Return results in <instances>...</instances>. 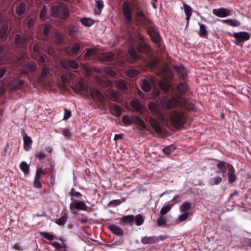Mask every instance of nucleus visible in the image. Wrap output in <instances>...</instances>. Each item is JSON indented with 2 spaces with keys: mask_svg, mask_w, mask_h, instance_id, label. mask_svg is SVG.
<instances>
[{
  "mask_svg": "<svg viewBox=\"0 0 251 251\" xmlns=\"http://www.w3.org/2000/svg\"><path fill=\"white\" fill-rule=\"evenodd\" d=\"M128 41L129 44L128 52L131 57L130 61L133 63L141 60V62L149 69H155L158 67L159 60L149 53L150 48L143 40L137 42L129 35Z\"/></svg>",
  "mask_w": 251,
  "mask_h": 251,
  "instance_id": "f257e3e1",
  "label": "nucleus"
},
{
  "mask_svg": "<svg viewBox=\"0 0 251 251\" xmlns=\"http://www.w3.org/2000/svg\"><path fill=\"white\" fill-rule=\"evenodd\" d=\"M176 90L173 88L170 98H163L160 100L161 107L166 110L175 108L178 106L186 110H193L194 104L184 98V94L187 93L189 86L185 81L178 83L176 86Z\"/></svg>",
  "mask_w": 251,
  "mask_h": 251,
  "instance_id": "f03ea898",
  "label": "nucleus"
},
{
  "mask_svg": "<svg viewBox=\"0 0 251 251\" xmlns=\"http://www.w3.org/2000/svg\"><path fill=\"white\" fill-rule=\"evenodd\" d=\"M25 54H23L19 58L14 57L10 63L11 69L13 70H21V73L24 75L35 72L36 70V65L34 63L25 62Z\"/></svg>",
  "mask_w": 251,
  "mask_h": 251,
  "instance_id": "7ed1b4c3",
  "label": "nucleus"
},
{
  "mask_svg": "<svg viewBox=\"0 0 251 251\" xmlns=\"http://www.w3.org/2000/svg\"><path fill=\"white\" fill-rule=\"evenodd\" d=\"M170 118L173 126L177 128L182 127L186 122V118L182 111H173L170 114Z\"/></svg>",
  "mask_w": 251,
  "mask_h": 251,
  "instance_id": "20e7f679",
  "label": "nucleus"
},
{
  "mask_svg": "<svg viewBox=\"0 0 251 251\" xmlns=\"http://www.w3.org/2000/svg\"><path fill=\"white\" fill-rule=\"evenodd\" d=\"M50 14L52 17L59 18L62 20L67 18L69 15L68 9L61 5L52 6L50 8Z\"/></svg>",
  "mask_w": 251,
  "mask_h": 251,
  "instance_id": "39448f33",
  "label": "nucleus"
},
{
  "mask_svg": "<svg viewBox=\"0 0 251 251\" xmlns=\"http://www.w3.org/2000/svg\"><path fill=\"white\" fill-rule=\"evenodd\" d=\"M122 9L126 22L128 24H130L134 11V4L128 1H126L122 4Z\"/></svg>",
  "mask_w": 251,
  "mask_h": 251,
  "instance_id": "423d86ee",
  "label": "nucleus"
},
{
  "mask_svg": "<svg viewBox=\"0 0 251 251\" xmlns=\"http://www.w3.org/2000/svg\"><path fill=\"white\" fill-rule=\"evenodd\" d=\"M71 200L73 201L70 203V208L73 214H76L77 210L88 211V206L83 201H79L71 198Z\"/></svg>",
  "mask_w": 251,
  "mask_h": 251,
  "instance_id": "0eeeda50",
  "label": "nucleus"
},
{
  "mask_svg": "<svg viewBox=\"0 0 251 251\" xmlns=\"http://www.w3.org/2000/svg\"><path fill=\"white\" fill-rule=\"evenodd\" d=\"M147 32L151 41L155 43L157 46H161V37L156 29L154 26L150 25L148 28Z\"/></svg>",
  "mask_w": 251,
  "mask_h": 251,
  "instance_id": "6e6552de",
  "label": "nucleus"
},
{
  "mask_svg": "<svg viewBox=\"0 0 251 251\" xmlns=\"http://www.w3.org/2000/svg\"><path fill=\"white\" fill-rule=\"evenodd\" d=\"M28 41V37L24 34H17L14 39V44L16 48H26Z\"/></svg>",
  "mask_w": 251,
  "mask_h": 251,
  "instance_id": "1a4fd4ad",
  "label": "nucleus"
},
{
  "mask_svg": "<svg viewBox=\"0 0 251 251\" xmlns=\"http://www.w3.org/2000/svg\"><path fill=\"white\" fill-rule=\"evenodd\" d=\"M135 20L137 25H145L149 22V25H151V21L146 17L142 10L137 8L135 14Z\"/></svg>",
  "mask_w": 251,
  "mask_h": 251,
  "instance_id": "9d476101",
  "label": "nucleus"
},
{
  "mask_svg": "<svg viewBox=\"0 0 251 251\" xmlns=\"http://www.w3.org/2000/svg\"><path fill=\"white\" fill-rule=\"evenodd\" d=\"M168 238V236L161 235L159 236L144 237L141 239V242L144 244H152L159 241H163Z\"/></svg>",
  "mask_w": 251,
  "mask_h": 251,
  "instance_id": "9b49d317",
  "label": "nucleus"
},
{
  "mask_svg": "<svg viewBox=\"0 0 251 251\" xmlns=\"http://www.w3.org/2000/svg\"><path fill=\"white\" fill-rule=\"evenodd\" d=\"M148 107L152 114L159 120L161 121L164 119V116L159 110L158 104L153 101H150L148 104Z\"/></svg>",
  "mask_w": 251,
  "mask_h": 251,
  "instance_id": "f8f14e48",
  "label": "nucleus"
},
{
  "mask_svg": "<svg viewBox=\"0 0 251 251\" xmlns=\"http://www.w3.org/2000/svg\"><path fill=\"white\" fill-rule=\"evenodd\" d=\"M233 37L236 41V44L237 45L249 40L250 38V34L245 31H241L239 32L234 33L233 34Z\"/></svg>",
  "mask_w": 251,
  "mask_h": 251,
  "instance_id": "ddd939ff",
  "label": "nucleus"
},
{
  "mask_svg": "<svg viewBox=\"0 0 251 251\" xmlns=\"http://www.w3.org/2000/svg\"><path fill=\"white\" fill-rule=\"evenodd\" d=\"M80 51L81 45L78 42H75L71 47H69L66 50L67 53L71 57L75 56Z\"/></svg>",
  "mask_w": 251,
  "mask_h": 251,
  "instance_id": "4468645a",
  "label": "nucleus"
},
{
  "mask_svg": "<svg viewBox=\"0 0 251 251\" xmlns=\"http://www.w3.org/2000/svg\"><path fill=\"white\" fill-rule=\"evenodd\" d=\"M134 216L133 215H128L122 217V218H116V220H120L119 224L122 226H124L126 225L132 226L134 222Z\"/></svg>",
  "mask_w": 251,
  "mask_h": 251,
  "instance_id": "2eb2a0df",
  "label": "nucleus"
},
{
  "mask_svg": "<svg viewBox=\"0 0 251 251\" xmlns=\"http://www.w3.org/2000/svg\"><path fill=\"white\" fill-rule=\"evenodd\" d=\"M212 13L217 17L225 18L230 15L231 10L229 9L221 7L218 9H214Z\"/></svg>",
  "mask_w": 251,
  "mask_h": 251,
  "instance_id": "dca6fc26",
  "label": "nucleus"
},
{
  "mask_svg": "<svg viewBox=\"0 0 251 251\" xmlns=\"http://www.w3.org/2000/svg\"><path fill=\"white\" fill-rule=\"evenodd\" d=\"M7 23L2 24L0 25V40L1 41H5L10 32Z\"/></svg>",
  "mask_w": 251,
  "mask_h": 251,
  "instance_id": "f3484780",
  "label": "nucleus"
},
{
  "mask_svg": "<svg viewBox=\"0 0 251 251\" xmlns=\"http://www.w3.org/2000/svg\"><path fill=\"white\" fill-rule=\"evenodd\" d=\"M89 93L91 97L93 99L97 98L101 103L105 102V97L100 91L95 89H90Z\"/></svg>",
  "mask_w": 251,
  "mask_h": 251,
  "instance_id": "a211bd4d",
  "label": "nucleus"
},
{
  "mask_svg": "<svg viewBox=\"0 0 251 251\" xmlns=\"http://www.w3.org/2000/svg\"><path fill=\"white\" fill-rule=\"evenodd\" d=\"M50 69L48 67H44L42 70L41 75L37 78V82L38 83H42L44 82L45 79L47 78L48 75L50 74Z\"/></svg>",
  "mask_w": 251,
  "mask_h": 251,
  "instance_id": "6ab92c4d",
  "label": "nucleus"
},
{
  "mask_svg": "<svg viewBox=\"0 0 251 251\" xmlns=\"http://www.w3.org/2000/svg\"><path fill=\"white\" fill-rule=\"evenodd\" d=\"M217 161L218 162L217 164V167L219 170L217 171L216 173L217 174L222 173L224 176L226 172L227 168H229L230 165L227 164L226 162L223 161L217 160Z\"/></svg>",
  "mask_w": 251,
  "mask_h": 251,
  "instance_id": "aec40b11",
  "label": "nucleus"
},
{
  "mask_svg": "<svg viewBox=\"0 0 251 251\" xmlns=\"http://www.w3.org/2000/svg\"><path fill=\"white\" fill-rule=\"evenodd\" d=\"M177 76L179 80L185 79L187 76V72L185 68L182 66H178L175 67Z\"/></svg>",
  "mask_w": 251,
  "mask_h": 251,
  "instance_id": "412c9836",
  "label": "nucleus"
},
{
  "mask_svg": "<svg viewBox=\"0 0 251 251\" xmlns=\"http://www.w3.org/2000/svg\"><path fill=\"white\" fill-rule=\"evenodd\" d=\"M154 82V80L144 79L141 84V88L144 91L148 92L151 90V86L153 85Z\"/></svg>",
  "mask_w": 251,
  "mask_h": 251,
  "instance_id": "4be33fe9",
  "label": "nucleus"
},
{
  "mask_svg": "<svg viewBox=\"0 0 251 251\" xmlns=\"http://www.w3.org/2000/svg\"><path fill=\"white\" fill-rule=\"evenodd\" d=\"M72 89L78 93H81L82 92L87 91L88 86L86 82L80 81L78 82L77 86L72 87Z\"/></svg>",
  "mask_w": 251,
  "mask_h": 251,
  "instance_id": "5701e85b",
  "label": "nucleus"
},
{
  "mask_svg": "<svg viewBox=\"0 0 251 251\" xmlns=\"http://www.w3.org/2000/svg\"><path fill=\"white\" fill-rule=\"evenodd\" d=\"M183 5L184 12L186 15V20L187 21L186 26H187L189 24V21L193 13V9L190 6L185 3H184Z\"/></svg>",
  "mask_w": 251,
  "mask_h": 251,
  "instance_id": "b1692460",
  "label": "nucleus"
},
{
  "mask_svg": "<svg viewBox=\"0 0 251 251\" xmlns=\"http://www.w3.org/2000/svg\"><path fill=\"white\" fill-rule=\"evenodd\" d=\"M27 10V8L26 3L24 2H22L16 7V12L18 16H21L25 13Z\"/></svg>",
  "mask_w": 251,
  "mask_h": 251,
  "instance_id": "393cba45",
  "label": "nucleus"
},
{
  "mask_svg": "<svg viewBox=\"0 0 251 251\" xmlns=\"http://www.w3.org/2000/svg\"><path fill=\"white\" fill-rule=\"evenodd\" d=\"M235 171L232 165H230L228 168V179L229 183L234 182L237 179V176L235 174Z\"/></svg>",
  "mask_w": 251,
  "mask_h": 251,
  "instance_id": "a878e982",
  "label": "nucleus"
},
{
  "mask_svg": "<svg viewBox=\"0 0 251 251\" xmlns=\"http://www.w3.org/2000/svg\"><path fill=\"white\" fill-rule=\"evenodd\" d=\"M41 173L42 172L39 171L37 169L34 180V187L35 188L40 189L42 187V184L40 182V179L42 176Z\"/></svg>",
  "mask_w": 251,
  "mask_h": 251,
  "instance_id": "bb28decb",
  "label": "nucleus"
},
{
  "mask_svg": "<svg viewBox=\"0 0 251 251\" xmlns=\"http://www.w3.org/2000/svg\"><path fill=\"white\" fill-rule=\"evenodd\" d=\"M149 123L153 129L158 133L162 132V129L158 122L152 118H150L149 119Z\"/></svg>",
  "mask_w": 251,
  "mask_h": 251,
  "instance_id": "cd10ccee",
  "label": "nucleus"
},
{
  "mask_svg": "<svg viewBox=\"0 0 251 251\" xmlns=\"http://www.w3.org/2000/svg\"><path fill=\"white\" fill-rule=\"evenodd\" d=\"M108 94L109 98L111 100L116 102H120L121 101L120 94L117 92L113 90H110Z\"/></svg>",
  "mask_w": 251,
  "mask_h": 251,
  "instance_id": "c85d7f7f",
  "label": "nucleus"
},
{
  "mask_svg": "<svg viewBox=\"0 0 251 251\" xmlns=\"http://www.w3.org/2000/svg\"><path fill=\"white\" fill-rule=\"evenodd\" d=\"M116 88L122 91L126 90L127 89V85L125 81L122 79H118L114 82Z\"/></svg>",
  "mask_w": 251,
  "mask_h": 251,
  "instance_id": "c756f323",
  "label": "nucleus"
},
{
  "mask_svg": "<svg viewBox=\"0 0 251 251\" xmlns=\"http://www.w3.org/2000/svg\"><path fill=\"white\" fill-rule=\"evenodd\" d=\"M115 58V54L112 52L104 53L102 54L100 59L102 61L110 62Z\"/></svg>",
  "mask_w": 251,
  "mask_h": 251,
  "instance_id": "7c9ffc66",
  "label": "nucleus"
},
{
  "mask_svg": "<svg viewBox=\"0 0 251 251\" xmlns=\"http://www.w3.org/2000/svg\"><path fill=\"white\" fill-rule=\"evenodd\" d=\"M110 109L112 111L113 115L116 117L120 116L122 112L121 108L115 103H112L110 104Z\"/></svg>",
  "mask_w": 251,
  "mask_h": 251,
  "instance_id": "2f4dec72",
  "label": "nucleus"
},
{
  "mask_svg": "<svg viewBox=\"0 0 251 251\" xmlns=\"http://www.w3.org/2000/svg\"><path fill=\"white\" fill-rule=\"evenodd\" d=\"M108 228L113 233L118 236H122L124 234L123 230L117 226L110 225L108 226Z\"/></svg>",
  "mask_w": 251,
  "mask_h": 251,
  "instance_id": "473e14b6",
  "label": "nucleus"
},
{
  "mask_svg": "<svg viewBox=\"0 0 251 251\" xmlns=\"http://www.w3.org/2000/svg\"><path fill=\"white\" fill-rule=\"evenodd\" d=\"M221 22L223 24H226L228 25H230L232 27H237L241 25V23L239 21L237 20L233 19H226V20H222Z\"/></svg>",
  "mask_w": 251,
  "mask_h": 251,
  "instance_id": "72a5a7b5",
  "label": "nucleus"
},
{
  "mask_svg": "<svg viewBox=\"0 0 251 251\" xmlns=\"http://www.w3.org/2000/svg\"><path fill=\"white\" fill-rule=\"evenodd\" d=\"M24 148L27 151L31 148L32 140L30 137L25 135L24 137Z\"/></svg>",
  "mask_w": 251,
  "mask_h": 251,
  "instance_id": "f704fd0d",
  "label": "nucleus"
},
{
  "mask_svg": "<svg viewBox=\"0 0 251 251\" xmlns=\"http://www.w3.org/2000/svg\"><path fill=\"white\" fill-rule=\"evenodd\" d=\"M131 106L135 109L138 112H142L143 110V105L141 103L137 100H133L130 101Z\"/></svg>",
  "mask_w": 251,
  "mask_h": 251,
  "instance_id": "c9c22d12",
  "label": "nucleus"
},
{
  "mask_svg": "<svg viewBox=\"0 0 251 251\" xmlns=\"http://www.w3.org/2000/svg\"><path fill=\"white\" fill-rule=\"evenodd\" d=\"M160 88L164 91L168 93L169 92L171 88L173 89L171 84L167 81H161L159 82Z\"/></svg>",
  "mask_w": 251,
  "mask_h": 251,
  "instance_id": "e433bc0d",
  "label": "nucleus"
},
{
  "mask_svg": "<svg viewBox=\"0 0 251 251\" xmlns=\"http://www.w3.org/2000/svg\"><path fill=\"white\" fill-rule=\"evenodd\" d=\"M9 51V46L8 45H0V56L1 58H5L6 54Z\"/></svg>",
  "mask_w": 251,
  "mask_h": 251,
  "instance_id": "4c0bfd02",
  "label": "nucleus"
},
{
  "mask_svg": "<svg viewBox=\"0 0 251 251\" xmlns=\"http://www.w3.org/2000/svg\"><path fill=\"white\" fill-rule=\"evenodd\" d=\"M95 7V13L97 15H100L101 12V10L103 7V2L101 0H97Z\"/></svg>",
  "mask_w": 251,
  "mask_h": 251,
  "instance_id": "58836bf2",
  "label": "nucleus"
},
{
  "mask_svg": "<svg viewBox=\"0 0 251 251\" xmlns=\"http://www.w3.org/2000/svg\"><path fill=\"white\" fill-rule=\"evenodd\" d=\"M176 203L177 201H175L172 204H167L163 206L160 210V214L164 216L171 210L172 207Z\"/></svg>",
  "mask_w": 251,
  "mask_h": 251,
  "instance_id": "ea45409f",
  "label": "nucleus"
},
{
  "mask_svg": "<svg viewBox=\"0 0 251 251\" xmlns=\"http://www.w3.org/2000/svg\"><path fill=\"white\" fill-rule=\"evenodd\" d=\"M68 217L67 213H65L59 218L55 220V223L59 226H63L67 222Z\"/></svg>",
  "mask_w": 251,
  "mask_h": 251,
  "instance_id": "a19ab883",
  "label": "nucleus"
},
{
  "mask_svg": "<svg viewBox=\"0 0 251 251\" xmlns=\"http://www.w3.org/2000/svg\"><path fill=\"white\" fill-rule=\"evenodd\" d=\"M133 123L140 126L144 129H146V125L143 120L137 116H133Z\"/></svg>",
  "mask_w": 251,
  "mask_h": 251,
  "instance_id": "79ce46f5",
  "label": "nucleus"
},
{
  "mask_svg": "<svg viewBox=\"0 0 251 251\" xmlns=\"http://www.w3.org/2000/svg\"><path fill=\"white\" fill-rule=\"evenodd\" d=\"M73 78V75L71 73H67L61 75L60 78L64 83H70L71 79Z\"/></svg>",
  "mask_w": 251,
  "mask_h": 251,
  "instance_id": "37998d69",
  "label": "nucleus"
},
{
  "mask_svg": "<svg viewBox=\"0 0 251 251\" xmlns=\"http://www.w3.org/2000/svg\"><path fill=\"white\" fill-rule=\"evenodd\" d=\"M191 203L189 201L184 202L180 207V210L182 212H189L191 209Z\"/></svg>",
  "mask_w": 251,
  "mask_h": 251,
  "instance_id": "c03bdc74",
  "label": "nucleus"
},
{
  "mask_svg": "<svg viewBox=\"0 0 251 251\" xmlns=\"http://www.w3.org/2000/svg\"><path fill=\"white\" fill-rule=\"evenodd\" d=\"M65 65L67 67H69L74 69H77L79 67V64L73 60H67L65 63Z\"/></svg>",
  "mask_w": 251,
  "mask_h": 251,
  "instance_id": "a18cd8bd",
  "label": "nucleus"
},
{
  "mask_svg": "<svg viewBox=\"0 0 251 251\" xmlns=\"http://www.w3.org/2000/svg\"><path fill=\"white\" fill-rule=\"evenodd\" d=\"M198 25L200 26V36L202 37H206L208 35V32L206 29L205 25L201 24L200 23H198Z\"/></svg>",
  "mask_w": 251,
  "mask_h": 251,
  "instance_id": "49530a36",
  "label": "nucleus"
},
{
  "mask_svg": "<svg viewBox=\"0 0 251 251\" xmlns=\"http://www.w3.org/2000/svg\"><path fill=\"white\" fill-rule=\"evenodd\" d=\"M20 168L22 170V171L24 173L25 175H27L29 172V168L28 165L26 163V162L25 161L22 162L20 165Z\"/></svg>",
  "mask_w": 251,
  "mask_h": 251,
  "instance_id": "de8ad7c7",
  "label": "nucleus"
},
{
  "mask_svg": "<svg viewBox=\"0 0 251 251\" xmlns=\"http://www.w3.org/2000/svg\"><path fill=\"white\" fill-rule=\"evenodd\" d=\"M134 222H135V225L137 226H141L144 222V218L140 214H139L135 216H134Z\"/></svg>",
  "mask_w": 251,
  "mask_h": 251,
  "instance_id": "09e8293b",
  "label": "nucleus"
},
{
  "mask_svg": "<svg viewBox=\"0 0 251 251\" xmlns=\"http://www.w3.org/2000/svg\"><path fill=\"white\" fill-rule=\"evenodd\" d=\"M126 75L130 77H133L139 74V71L135 69H129L126 71Z\"/></svg>",
  "mask_w": 251,
  "mask_h": 251,
  "instance_id": "8fccbe9b",
  "label": "nucleus"
},
{
  "mask_svg": "<svg viewBox=\"0 0 251 251\" xmlns=\"http://www.w3.org/2000/svg\"><path fill=\"white\" fill-rule=\"evenodd\" d=\"M176 150V147L173 145H171L166 147L162 150L163 153L165 154H170Z\"/></svg>",
  "mask_w": 251,
  "mask_h": 251,
  "instance_id": "3c124183",
  "label": "nucleus"
},
{
  "mask_svg": "<svg viewBox=\"0 0 251 251\" xmlns=\"http://www.w3.org/2000/svg\"><path fill=\"white\" fill-rule=\"evenodd\" d=\"M25 84V81L24 80L19 79H18L13 86L14 90L21 89L23 88Z\"/></svg>",
  "mask_w": 251,
  "mask_h": 251,
  "instance_id": "603ef678",
  "label": "nucleus"
},
{
  "mask_svg": "<svg viewBox=\"0 0 251 251\" xmlns=\"http://www.w3.org/2000/svg\"><path fill=\"white\" fill-rule=\"evenodd\" d=\"M40 235L42 237L49 241H52L54 239H57V238L54 235L51 234L49 232H41Z\"/></svg>",
  "mask_w": 251,
  "mask_h": 251,
  "instance_id": "864d4df0",
  "label": "nucleus"
},
{
  "mask_svg": "<svg viewBox=\"0 0 251 251\" xmlns=\"http://www.w3.org/2000/svg\"><path fill=\"white\" fill-rule=\"evenodd\" d=\"M81 23L85 26H90L94 23V20L91 18H84L81 19Z\"/></svg>",
  "mask_w": 251,
  "mask_h": 251,
  "instance_id": "5fc2aeb1",
  "label": "nucleus"
},
{
  "mask_svg": "<svg viewBox=\"0 0 251 251\" xmlns=\"http://www.w3.org/2000/svg\"><path fill=\"white\" fill-rule=\"evenodd\" d=\"M133 117H130L128 116L125 115L122 118V122L125 126H128L133 123Z\"/></svg>",
  "mask_w": 251,
  "mask_h": 251,
  "instance_id": "6e6d98bb",
  "label": "nucleus"
},
{
  "mask_svg": "<svg viewBox=\"0 0 251 251\" xmlns=\"http://www.w3.org/2000/svg\"><path fill=\"white\" fill-rule=\"evenodd\" d=\"M96 53V50L93 49H88L86 52L84 54L83 57L85 59H89L91 56H94Z\"/></svg>",
  "mask_w": 251,
  "mask_h": 251,
  "instance_id": "4d7b16f0",
  "label": "nucleus"
},
{
  "mask_svg": "<svg viewBox=\"0 0 251 251\" xmlns=\"http://www.w3.org/2000/svg\"><path fill=\"white\" fill-rule=\"evenodd\" d=\"M190 215L189 212H183L179 215L176 220L177 223H181L187 220Z\"/></svg>",
  "mask_w": 251,
  "mask_h": 251,
  "instance_id": "13d9d810",
  "label": "nucleus"
},
{
  "mask_svg": "<svg viewBox=\"0 0 251 251\" xmlns=\"http://www.w3.org/2000/svg\"><path fill=\"white\" fill-rule=\"evenodd\" d=\"M52 29V26L50 25H46L43 29V33L46 38L49 37Z\"/></svg>",
  "mask_w": 251,
  "mask_h": 251,
  "instance_id": "bf43d9fd",
  "label": "nucleus"
},
{
  "mask_svg": "<svg viewBox=\"0 0 251 251\" xmlns=\"http://www.w3.org/2000/svg\"><path fill=\"white\" fill-rule=\"evenodd\" d=\"M167 223V219L164 215H159V218L157 220V223L158 226H161L165 225Z\"/></svg>",
  "mask_w": 251,
  "mask_h": 251,
  "instance_id": "052dcab7",
  "label": "nucleus"
},
{
  "mask_svg": "<svg viewBox=\"0 0 251 251\" xmlns=\"http://www.w3.org/2000/svg\"><path fill=\"white\" fill-rule=\"evenodd\" d=\"M47 13V8L46 5H44L40 12V18L41 20L44 21L46 19Z\"/></svg>",
  "mask_w": 251,
  "mask_h": 251,
  "instance_id": "680f3d73",
  "label": "nucleus"
},
{
  "mask_svg": "<svg viewBox=\"0 0 251 251\" xmlns=\"http://www.w3.org/2000/svg\"><path fill=\"white\" fill-rule=\"evenodd\" d=\"M222 180V178L220 176H216L214 178H212L210 180V184L212 185H218Z\"/></svg>",
  "mask_w": 251,
  "mask_h": 251,
  "instance_id": "e2e57ef3",
  "label": "nucleus"
},
{
  "mask_svg": "<svg viewBox=\"0 0 251 251\" xmlns=\"http://www.w3.org/2000/svg\"><path fill=\"white\" fill-rule=\"evenodd\" d=\"M104 69L105 73L111 76H116L117 75V73L115 71L112 70L110 68L106 67Z\"/></svg>",
  "mask_w": 251,
  "mask_h": 251,
  "instance_id": "0e129e2a",
  "label": "nucleus"
},
{
  "mask_svg": "<svg viewBox=\"0 0 251 251\" xmlns=\"http://www.w3.org/2000/svg\"><path fill=\"white\" fill-rule=\"evenodd\" d=\"M45 57H46V55H41L38 57V58L37 59V61L40 66H43L45 65L46 63Z\"/></svg>",
  "mask_w": 251,
  "mask_h": 251,
  "instance_id": "69168bd1",
  "label": "nucleus"
},
{
  "mask_svg": "<svg viewBox=\"0 0 251 251\" xmlns=\"http://www.w3.org/2000/svg\"><path fill=\"white\" fill-rule=\"evenodd\" d=\"M55 42L58 44H61L63 43V38L60 33H56L55 35Z\"/></svg>",
  "mask_w": 251,
  "mask_h": 251,
  "instance_id": "338daca9",
  "label": "nucleus"
},
{
  "mask_svg": "<svg viewBox=\"0 0 251 251\" xmlns=\"http://www.w3.org/2000/svg\"><path fill=\"white\" fill-rule=\"evenodd\" d=\"M47 52L49 54L52 56H54L55 55V49L52 46H49L47 47Z\"/></svg>",
  "mask_w": 251,
  "mask_h": 251,
  "instance_id": "774afa93",
  "label": "nucleus"
}]
</instances>
